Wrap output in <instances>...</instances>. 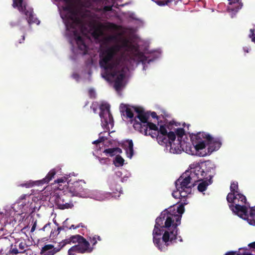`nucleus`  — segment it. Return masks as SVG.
I'll list each match as a JSON object with an SVG mask.
<instances>
[{"instance_id": "1", "label": "nucleus", "mask_w": 255, "mask_h": 255, "mask_svg": "<svg viewBox=\"0 0 255 255\" xmlns=\"http://www.w3.org/2000/svg\"><path fill=\"white\" fill-rule=\"evenodd\" d=\"M120 49L119 45H106L101 49L100 53V65L105 70L107 76L115 79L114 86L117 91L122 87L128 70L125 58L123 56L116 57Z\"/></svg>"}, {"instance_id": "2", "label": "nucleus", "mask_w": 255, "mask_h": 255, "mask_svg": "<svg viewBox=\"0 0 255 255\" xmlns=\"http://www.w3.org/2000/svg\"><path fill=\"white\" fill-rule=\"evenodd\" d=\"M170 211L165 210L155 220L154 226L165 229L162 237V242L166 246L176 243V240L180 242L183 241L181 236H177L178 226L181 224V216L176 214H171Z\"/></svg>"}, {"instance_id": "3", "label": "nucleus", "mask_w": 255, "mask_h": 255, "mask_svg": "<svg viewBox=\"0 0 255 255\" xmlns=\"http://www.w3.org/2000/svg\"><path fill=\"white\" fill-rule=\"evenodd\" d=\"M158 125L159 128L151 122H148L146 125H142L139 121L135 120L133 127L135 129L145 135H149L152 138H156L158 143L161 145H164L169 140H172L175 138V134L173 131H167V129L170 130L172 129L173 124L171 122L160 125L158 123Z\"/></svg>"}, {"instance_id": "4", "label": "nucleus", "mask_w": 255, "mask_h": 255, "mask_svg": "<svg viewBox=\"0 0 255 255\" xmlns=\"http://www.w3.org/2000/svg\"><path fill=\"white\" fill-rule=\"evenodd\" d=\"M65 10H68L64 16H62L64 21L66 29L71 31L78 45V48L83 51L84 54H86L88 51V46L86 45L84 39L80 35L83 28V23L82 19L79 18L77 13L70 7H66Z\"/></svg>"}, {"instance_id": "5", "label": "nucleus", "mask_w": 255, "mask_h": 255, "mask_svg": "<svg viewBox=\"0 0 255 255\" xmlns=\"http://www.w3.org/2000/svg\"><path fill=\"white\" fill-rule=\"evenodd\" d=\"M175 134V137L172 140H169L167 143H165L164 145L166 147H170L171 152L174 153H180L182 151H185L186 152L191 151V143L182 140L183 136L185 135V130L183 128H178L176 129L175 132H173Z\"/></svg>"}, {"instance_id": "6", "label": "nucleus", "mask_w": 255, "mask_h": 255, "mask_svg": "<svg viewBox=\"0 0 255 255\" xmlns=\"http://www.w3.org/2000/svg\"><path fill=\"white\" fill-rule=\"evenodd\" d=\"M192 182V178L189 174V171H186L175 181V184L177 190L184 192L188 195L191 193V187L194 185L195 183L190 185Z\"/></svg>"}, {"instance_id": "7", "label": "nucleus", "mask_w": 255, "mask_h": 255, "mask_svg": "<svg viewBox=\"0 0 255 255\" xmlns=\"http://www.w3.org/2000/svg\"><path fill=\"white\" fill-rule=\"evenodd\" d=\"M100 117L101 119V125L104 129L109 130V125H114V120L110 111L109 105H102L100 107Z\"/></svg>"}, {"instance_id": "8", "label": "nucleus", "mask_w": 255, "mask_h": 255, "mask_svg": "<svg viewBox=\"0 0 255 255\" xmlns=\"http://www.w3.org/2000/svg\"><path fill=\"white\" fill-rule=\"evenodd\" d=\"M94 249V248L91 247L89 241L83 237L78 244L72 247L68 250V255H74V252L89 254L91 253Z\"/></svg>"}, {"instance_id": "9", "label": "nucleus", "mask_w": 255, "mask_h": 255, "mask_svg": "<svg viewBox=\"0 0 255 255\" xmlns=\"http://www.w3.org/2000/svg\"><path fill=\"white\" fill-rule=\"evenodd\" d=\"M190 167V171H189V174L192 178L193 183L206 179V174H204L201 164H193Z\"/></svg>"}, {"instance_id": "10", "label": "nucleus", "mask_w": 255, "mask_h": 255, "mask_svg": "<svg viewBox=\"0 0 255 255\" xmlns=\"http://www.w3.org/2000/svg\"><path fill=\"white\" fill-rule=\"evenodd\" d=\"M86 183L83 180L74 182L69 185L68 193L70 196L82 197L85 192L86 188L84 186Z\"/></svg>"}, {"instance_id": "11", "label": "nucleus", "mask_w": 255, "mask_h": 255, "mask_svg": "<svg viewBox=\"0 0 255 255\" xmlns=\"http://www.w3.org/2000/svg\"><path fill=\"white\" fill-rule=\"evenodd\" d=\"M165 229H162L160 227L154 226V229L152 232L153 242L154 245L161 251H165L167 250V247L165 245V243L162 242V239L160 238H157L156 236H161V233L164 232Z\"/></svg>"}, {"instance_id": "12", "label": "nucleus", "mask_w": 255, "mask_h": 255, "mask_svg": "<svg viewBox=\"0 0 255 255\" xmlns=\"http://www.w3.org/2000/svg\"><path fill=\"white\" fill-rule=\"evenodd\" d=\"M116 45H118L116 44ZM122 47L127 48L129 49L133 50L134 51V56L137 61L141 62L143 64H145L147 60V57L143 53L138 50L137 47H136L134 45H129L128 41L127 40H125L122 44V45L119 44ZM121 50H120V51Z\"/></svg>"}, {"instance_id": "13", "label": "nucleus", "mask_w": 255, "mask_h": 255, "mask_svg": "<svg viewBox=\"0 0 255 255\" xmlns=\"http://www.w3.org/2000/svg\"><path fill=\"white\" fill-rule=\"evenodd\" d=\"M70 195L63 194L59 195L57 198L56 202L58 208L61 210L72 208L73 204L69 199Z\"/></svg>"}, {"instance_id": "14", "label": "nucleus", "mask_w": 255, "mask_h": 255, "mask_svg": "<svg viewBox=\"0 0 255 255\" xmlns=\"http://www.w3.org/2000/svg\"><path fill=\"white\" fill-rule=\"evenodd\" d=\"M230 208L236 214L242 218H245L248 216V209L244 204H231Z\"/></svg>"}, {"instance_id": "15", "label": "nucleus", "mask_w": 255, "mask_h": 255, "mask_svg": "<svg viewBox=\"0 0 255 255\" xmlns=\"http://www.w3.org/2000/svg\"><path fill=\"white\" fill-rule=\"evenodd\" d=\"M201 164L204 171V174H206V179H210L212 180L215 168L213 163L210 160H207Z\"/></svg>"}, {"instance_id": "16", "label": "nucleus", "mask_w": 255, "mask_h": 255, "mask_svg": "<svg viewBox=\"0 0 255 255\" xmlns=\"http://www.w3.org/2000/svg\"><path fill=\"white\" fill-rule=\"evenodd\" d=\"M194 148L196 150L195 154L200 156L203 157L209 154L208 151H201L206 147L207 142L206 141H191Z\"/></svg>"}, {"instance_id": "17", "label": "nucleus", "mask_w": 255, "mask_h": 255, "mask_svg": "<svg viewBox=\"0 0 255 255\" xmlns=\"http://www.w3.org/2000/svg\"><path fill=\"white\" fill-rule=\"evenodd\" d=\"M134 111L136 112L138 115L135 118L134 120L138 119L142 125H146L148 123V119L149 117V113L148 112H145L142 109L139 108H134ZM135 121H134V122Z\"/></svg>"}, {"instance_id": "18", "label": "nucleus", "mask_w": 255, "mask_h": 255, "mask_svg": "<svg viewBox=\"0 0 255 255\" xmlns=\"http://www.w3.org/2000/svg\"><path fill=\"white\" fill-rule=\"evenodd\" d=\"M207 144L208 146L209 154H210L213 151L218 150L220 148L222 143L219 139H215L211 136V140H208L207 141Z\"/></svg>"}, {"instance_id": "19", "label": "nucleus", "mask_w": 255, "mask_h": 255, "mask_svg": "<svg viewBox=\"0 0 255 255\" xmlns=\"http://www.w3.org/2000/svg\"><path fill=\"white\" fill-rule=\"evenodd\" d=\"M211 140V135L204 132H199L196 134L192 133L190 134L191 141H207Z\"/></svg>"}, {"instance_id": "20", "label": "nucleus", "mask_w": 255, "mask_h": 255, "mask_svg": "<svg viewBox=\"0 0 255 255\" xmlns=\"http://www.w3.org/2000/svg\"><path fill=\"white\" fill-rule=\"evenodd\" d=\"M83 237V236L80 235L71 236L69 238L63 240L61 242H60V246L61 247V248H63L66 245L71 244V243L73 244L78 243V244Z\"/></svg>"}, {"instance_id": "21", "label": "nucleus", "mask_w": 255, "mask_h": 255, "mask_svg": "<svg viewBox=\"0 0 255 255\" xmlns=\"http://www.w3.org/2000/svg\"><path fill=\"white\" fill-rule=\"evenodd\" d=\"M123 147L126 150L127 156L131 159L133 155V143L131 139L127 140L123 144Z\"/></svg>"}, {"instance_id": "22", "label": "nucleus", "mask_w": 255, "mask_h": 255, "mask_svg": "<svg viewBox=\"0 0 255 255\" xmlns=\"http://www.w3.org/2000/svg\"><path fill=\"white\" fill-rule=\"evenodd\" d=\"M234 195L235 197H233L234 199L231 198L232 201H227L228 202L234 205L246 204L247 199L243 194L238 192L235 194Z\"/></svg>"}, {"instance_id": "23", "label": "nucleus", "mask_w": 255, "mask_h": 255, "mask_svg": "<svg viewBox=\"0 0 255 255\" xmlns=\"http://www.w3.org/2000/svg\"><path fill=\"white\" fill-rule=\"evenodd\" d=\"M230 192L227 196V201H232L231 198L234 199L235 194L239 192L238 183L237 182H233L230 185Z\"/></svg>"}, {"instance_id": "24", "label": "nucleus", "mask_w": 255, "mask_h": 255, "mask_svg": "<svg viewBox=\"0 0 255 255\" xmlns=\"http://www.w3.org/2000/svg\"><path fill=\"white\" fill-rule=\"evenodd\" d=\"M23 10H24L25 15L27 16L26 19L29 24L33 23H36L37 24H38L39 23V21L37 18L34 17L32 11L26 9L25 6L23 7L22 11Z\"/></svg>"}, {"instance_id": "25", "label": "nucleus", "mask_w": 255, "mask_h": 255, "mask_svg": "<svg viewBox=\"0 0 255 255\" xmlns=\"http://www.w3.org/2000/svg\"><path fill=\"white\" fill-rule=\"evenodd\" d=\"M56 173V171L55 169H51L47 174L44 178L40 181L42 184L48 183L51 181L54 177Z\"/></svg>"}, {"instance_id": "26", "label": "nucleus", "mask_w": 255, "mask_h": 255, "mask_svg": "<svg viewBox=\"0 0 255 255\" xmlns=\"http://www.w3.org/2000/svg\"><path fill=\"white\" fill-rule=\"evenodd\" d=\"M202 181L199 184L197 187L198 190L201 192L205 191L207 189V186L212 183V180L210 179L204 181L202 180Z\"/></svg>"}, {"instance_id": "27", "label": "nucleus", "mask_w": 255, "mask_h": 255, "mask_svg": "<svg viewBox=\"0 0 255 255\" xmlns=\"http://www.w3.org/2000/svg\"><path fill=\"white\" fill-rule=\"evenodd\" d=\"M102 28L103 25H100L96 27L95 29L93 32V35L96 39L99 38L100 36L104 34V32Z\"/></svg>"}, {"instance_id": "28", "label": "nucleus", "mask_w": 255, "mask_h": 255, "mask_svg": "<svg viewBox=\"0 0 255 255\" xmlns=\"http://www.w3.org/2000/svg\"><path fill=\"white\" fill-rule=\"evenodd\" d=\"M172 196L176 199L183 198L187 196V193H184V192L178 191L176 189V191H174L172 193Z\"/></svg>"}, {"instance_id": "29", "label": "nucleus", "mask_w": 255, "mask_h": 255, "mask_svg": "<svg viewBox=\"0 0 255 255\" xmlns=\"http://www.w3.org/2000/svg\"><path fill=\"white\" fill-rule=\"evenodd\" d=\"M110 188L112 192L114 193H116L117 192L121 193L122 191V188L120 185L116 184L114 181L111 183Z\"/></svg>"}, {"instance_id": "30", "label": "nucleus", "mask_w": 255, "mask_h": 255, "mask_svg": "<svg viewBox=\"0 0 255 255\" xmlns=\"http://www.w3.org/2000/svg\"><path fill=\"white\" fill-rule=\"evenodd\" d=\"M121 107L122 108H124L125 109L126 114L128 118L129 119L133 118V114L130 108H128L127 105L123 104L121 105Z\"/></svg>"}, {"instance_id": "31", "label": "nucleus", "mask_w": 255, "mask_h": 255, "mask_svg": "<svg viewBox=\"0 0 255 255\" xmlns=\"http://www.w3.org/2000/svg\"><path fill=\"white\" fill-rule=\"evenodd\" d=\"M187 204V203L184 202L182 203L178 207L177 209V212H174L173 213H171V214H176L177 215H180L182 216V214L184 212V205Z\"/></svg>"}, {"instance_id": "32", "label": "nucleus", "mask_w": 255, "mask_h": 255, "mask_svg": "<svg viewBox=\"0 0 255 255\" xmlns=\"http://www.w3.org/2000/svg\"><path fill=\"white\" fill-rule=\"evenodd\" d=\"M114 162L116 166H123L124 163V159L121 156L117 155L115 157Z\"/></svg>"}, {"instance_id": "33", "label": "nucleus", "mask_w": 255, "mask_h": 255, "mask_svg": "<svg viewBox=\"0 0 255 255\" xmlns=\"http://www.w3.org/2000/svg\"><path fill=\"white\" fill-rule=\"evenodd\" d=\"M23 0H13V6L17 7L19 11L22 10L23 7L22 6Z\"/></svg>"}, {"instance_id": "34", "label": "nucleus", "mask_w": 255, "mask_h": 255, "mask_svg": "<svg viewBox=\"0 0 255 255\" xmlns=\"http://www.w3.org/2000/svg\"><path fill=\"white\" fill-rule=\"evenodd\" d=\"M104 153L107 155L109 154L110 156L112 157L116 154L115 151V147L106 149L104 151Z\"/></svg>"}, {"instance_id": "35", "label": "nucleus", "mask_w": 255, "mask_h": 255, "mask_svg": "<svg viewBox=\"0 0 255 255\" xmlns=\"http://www.w3.org/2000/svg\"><path fill=\"white\" fill-rule=\"evenodd\" d=\"M117 39V36L114 35H110L104 37V41L105 43L115 41Z\"/></svg>"}, {"instance_id": "36", "label": "nucleus", "mask_w": 255, "mask_h": 255, "mask_svg": "<svg viewBox=\"0 0 255 255\" xmlns=\"http://www.w3.org/2000/svg\"><path fill=\"white\" fill-rule=\"evenodd\" d=\"M54 248V246L52 245L48 244L44 246L41 250V254L44 253V252L51 250Z\"/></svg>"}, {"instance_id": "37", "label": "nucleus", "mask_w": 255, "mask_h": 255, "mask_svg": "<svg viewBox=\"0 0 255 255\" xmlns=\"http://www.w3.org/2000/svg\"><path fill=\"white\" fill-rule=\"evenodd\" d=\"M250 216L254 222L255 225V206L251 208Z\"/></svg>"}, {"instance_id": "38", "label": "nucleus", "mask_w": 255, "mask_h": 255, "mask_svg": "<svg viewBox=\"0 0 255 255\" xmlns=\"http://www.w3.org/2000/svg\"><path fill=\"white\" fill-rule=\"evenodd\" d=\"M230 0V2H229L230 4H235L236 3L239 4V5L238 6V8L236 9H232V10L238 11L239 9L241 8V7L242 6V4L240 5V2H239L240 0Z\"/></svg>"}, {"instance_id": "39", "label": "nucleus", "mask_w": 255, "mask_h": 255, "mask_svg": "<svg viewBox=\"0 0 255 255\" xmlns=\"http://www.w3.org/2000/svg\"><path fill=\"white\" fill-rule=\"evenodd\" d=\"M238 255H253L251 254V253H247L246 252V250H245L244 249H240L239 251H238L237 253Z\"/></svg>"}, {"instance_id": "40", "label": "nucleus", "mask_w": 255, "mask_h": 255, "mask_svg": "<svg viewBox=\"0 0 255 255\" xmlns=\"http://www.w3.org/2000/svg\"><path fill=\"white\" fill-rule=\"evenodd\" d=\"M249 37L252 39V41L255 43V30L254 29H250V34Z\"/></svg>"}, {"instance_id": "41", "label": "nucleus", "mask_w": 255, "mask_h": 255, "mask_svg": "<svg viewBox=\"0 0 255 255\" xmlns=\"http://www.w3.org/2000/svg\"><path fill=\"white\" fill-rule=\"evenodd\" d=\"M88 94L91 98L94 99L96 98V92L93 89H90L88 91Z\"/></svg>"}, {"instance_id": "42", "label": "nucleus", "mask_w": 255, "mask_h": 255, "mask_svg": "<svg viewBox=\"0 0 255 255\" xmlns=\"http://www.w3.org/2000/svg\"><path fill=\"white\" fill-rule=\"evenodd\" d=\"M34 183L33 182L29 181V182H27L24 184H21V186L22 187H25L26 188H30V187H33L34 186Z\"/></svg>"}, {"instance_id": "43", "label": "nucleus", "mask_w": 255, "mask_h": 255, "mask_svg": "<svg viewBox=\"0 0 255 255\" xmlns=\"http://www.w3.org/2000/svg\"><path fill=\"white\" fill-rule=\"evenodd\" d=\"M89 240L90 241L91 243L92 244V246L94 248V246L96 245L97 243V241L96 239L93 236V237H89Z\"/></svg>"}, {"instance_id": "44", "label": "nucleus", "mask_w": 255, "mask_h": 255, "mask_svg": "<svg viewBox=\"0 0 255 255\" xmlns=\"http://www.w3.org/2000/svg\"><path fill=\"white\" fill-rule=\"evenodd\" d=\"M66 182V179L65 178H61L57 179V180H55V183H64Z\"/></svg>"}, {"instance_id": "45", "label": "nucleus", "mask_w": 255, "mask_h": 255, "mask_svg": "<svg viewBox=\"0 0 255 255\" xmlns=\"http://www.w3.org/2000/svg\"><path fill=\"white\" fill-rule=\"evenodd\" d=\"M29 197V195H28L27 194H22L18 199V200H17L18 202L20 203V202H22V201L23 200L26 199V197Z\"/></svg>"}, {"instance_id": "46", "label": "nucleus", "mask_w": 255, "mask_h": 255, "mask_svg": "<svg viewBox=\"0 0 255 255\" xmlns=\"http://www.w3.org/2000/svg\"><path fill=\"white\" fill-rule=\"evenodd\" d=\"M103 10L104 11H110L113 10V5H106L104 7Z\"/></svg>"}, {"instance_id": "47", "label": "nucleus", "mask_w": 255, "mask_h": 255, "mask_svg": "<svg viewBox=\"0 0 255 255\" xmlns=\"http://www.w3.org/2000/svg\"><path fill=\"white\" fill-rule=\"evenodd\" d=\"M10 252L11 254H14V255H17L18 254V250L16 248H11L10 250Z\"/></svg>"}, {"instance_id": "48", "label": "nucleus", "mask_w": 255, "mask_h": 255, "mask_svg": "<svg viewBox=\"0 0 255 255\" xmlns=\"http://www.w3.org/2000/svg\"><path fill=\"white\" fill-rule=\"evenodd\" d=\"M50 225H51V223H48L45 224L44 226V227L40 230H42L43 231H45L47 228H49V229L50 228Z\"/></svg>"}, {"instance_id": "49", "label": "nucleus", "mask_w": 255, "mask_h": 255, "mask_svg": "<svg viewBox=\"0 0 255 255\" xmlns=\"http://www.w3.org/2000/svg\"><path fill=\"white\" fill-rule=\"evenodd\" d=\"M82 223L79 224L78 226H75L74 225H72L69 228V229H77L78 228H79L80 227H83V226L82 225Z\"/></svg>"}, {"instance_id": "50", "label": "nucleus", "mask_w": 255, "mask_h": 255, "mask_svg": "<svg viewBox=\"0 0 255 255\" xmlns=\"http://www.w3.org/2000/svg\"><path fill=\"white\" fill-rule=\"evenodd\" d=\"M36 224H37V222H36V221H35L34 222V223L31 227V231H30L31 232H33L35 231L36 227Z\"/></svg>"}, {"instance_id": "51", "label": "nucleus", "mask_w": 255, "mask_h": 255, "mask_svg": "<svg viewBox=\"0 0 255 255\" xmlns=\"http://www.w3.org/2000/svg\"><path fill=\"white\" fill-rule=\"evenodd\" d=\"M19 248L21 250H23L25 248V244L23 242H21L19 244Z\"/></svg>"}, {"instance_id": "52", "label": "nucleus", "mask_w": 255, "mask_h": 255, "mask_svg": "<svg viewBox=\"0 0 255 255\" xmlns=\"http://www.w3.org/2000/svg\"><path fill=\"white\" fill-rule=\"evenodd\" d=\"M116 153H122V150L119 147H115Z\"/></svg>"}, {"instance_id": "53", "label": "nucleus", "mask_w": 255, "mask_h": 255, "mask_svg": "<svg viewBox=\"0 0 255 255\" xmlns=\"http://www.w3.org/2000/svg\"><path fill=\"white\" fill-rule=\"evenodd\" d=\"M150 115H151V117L153 118H157V119L158 118V116H157L156 113L154 112H151L150 114Z\"/></svg>"}, {"instance_id": "54", "label": "nucleus", "mask_w": 255, "mask_h": 255, "mask_svg": "<svg viewBox=\"0 0 255 255\" xmlns=\"http://www.w3.org/2000/svg\"><path fill=\"white\" fill-rule=\"evenodd\" d=\"M25 40V35L23 34L22 36V37L21 38V39H20L19 40V42H18V43H23L24 41Z\"/></svg>"}, {"instance_id": "55", "label": "nucleus", "mask_w": 255, "mask_h": 255, "mask_svg": "<svg viewBox=\"0 0 255 255\" xmlns=\"http://www.w3.org/2000/svg\"><path fill=\"white\" fill-rule=\"evenodd\" d=\"M236 253H238V252H229L225 255H236Z\"/></svg>"}, {"instance_id": "56", "label": "nucleus", "mask_w": 255, "mask_h": 255, "mask_svg": "<svg viewBox=\"0 0 255 255\" xmlns=\"http://www.w3.org/2000/svg\"><path fill=\"white\" fill-rule=\"evenodd\" d=\"M64 226H60V227H59L58 228H57V231H58V234L62 230H64Z\"/></svg>"}, {"instance_id": "57", "label": "nucleus", "mask_w": 255, "mask_h": 255, "mask_svg": "<svg viewBox=\"0 0 255 255\" xmlns=\"http://www.w3.org/2000/svg\"><path fill=\"white\" fill-rule=\"evenodd\" d=\"M98 139L100 142H102L105 141V137L104 136H100Z\"/></svg>"}, {"instance_id": "58", "label": "nucleus", "mask_w": 255, "mask_h": 255, "mask_svg": "<svg viewBox=\"0 0 255 255\" xmlns=\"http://www.w3.org/2000/svg\"><path fill=\"white\" fill-rule=\"evenodd\" d=\"M249 246L252 248L255 249V242L252 243L249 245Z\"/></svg>"}, {"instance_id": "59", "label": "nucleus", "mask_w": 255, "mask_h": 255, "mask_svg": "<svg viewBox=\"0 0 255 255\" xmlns=\"http://www.w3.org/2000/svg\"><path fill=\"white\" fill-rule=\"evenodd\" d=\"M94 237L95 238V239H96L97 241L98 240L99 241H101L102 240L101 237L99 236L95 235Z\"/></svg>"}, {"instance_id": "60", "label": "nucleus", "mask_w": 255, "mask_h": 255, "mask_svg": "<svg viewBox=\"0 0 255 255\" xmlns=\"http://www.w3.org/2000/svg\"><path fill=\"white\" fill-rule=\"evenodd\" d=\"M62 0L64 1L65 3H66L67 4H69L71 2V0Z\"/></svg>"}, {"instance_id": "61", "label": "nucleus", "mask_w": 255, "mask_h": 255, "mask_svg": "<svg viewBox=\"0 0 255 255\" xmlns=\"http://www.w3.org/2000/svg\"><path fill=\"white\" fill-rule=\"evenodd\" d=\"M100 143V141H99L98 139L97 140H95V141H94L93 142V144H98V143Z\"/></svg>"}, {"instance_id": "62", "label": "nucleus", "mask_w": 255, "mask_h": 255, "mask_svg": "<svg viewBox=\"0 0 255 255\" xmlns=\"http://www.w3.org/2000/svg\"><path fill=\"white\" fill-rule=\"evenodd\" d=\"M158 4L159 5H163L164 4L163 3L162 1H159L157 2Z\"/></svg>"}, {"instance_id": "63", "label": "nucleus", "mask_w": 255, "mask_h": 255, "mask_svg": "<svg viewBox=\"0 0 255 255\" xmlns=\"http://www.w3.org/2000/svg\"><path fill=\"white\" fill-rule=\"evenodd\" d=\"M181 198V199H183V202L182 203H184V202L187 203V201H186V199H185V197L184 198Z\"/></svg>"}, {"instance_id": "64", "label": "nucleus", "mask_w": 255, "mask_h": 255, "mask_svg": "<svg viewBox=\"0 0 255 255\" xmlns=\"http://www.w3.org/2000/svg\"><path fill=\"white\" fill-rule=\"evenodd\" d=\"M91 108L93 109L94 112L95 113L96 112L97 108H92V106L91 107Z\"/></svg>"}]
</instances>
